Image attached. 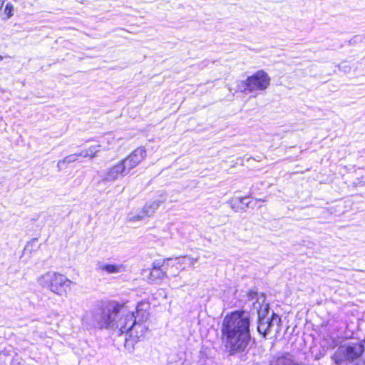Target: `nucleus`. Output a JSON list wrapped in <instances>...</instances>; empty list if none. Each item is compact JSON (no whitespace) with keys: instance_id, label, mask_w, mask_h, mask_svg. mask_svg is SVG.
Here are the masks:
<instances>
[{"instance_id":"f257e3e1","label":"nucleus","mask_w":365,"mask_h":365,"mask_svg":"<svg viewBox=\"0 0 365 365\" xmlns=\"http://www.w3.org/2000/svg\"><path fill=\"white\" fill-rule=\"evenodd\" d=\"M250 321L248 314L236 311L222 322V335L230 354L245 351L250 341Z\"/></svg>"},{"instance_id":"412c9836","label":"nucleus","mask_w":365,"mask_h":365,"mask_svg":"<svg viewBox=\"0 0 365 365\" xmlns=\"http://www.w3.org/2000/svg\"><path fill=\"white\" fill-rule=\"evenodd\" d=\"M242 206L245 207V209L247 207L254 208L255 206V203L253 204L252 201L247 200H244V202H241Z\"/></svg>"},{"instance_id":"f3484780","label":"nucleus","mask_w":365,"mask_h":365,"mask_svg":"<svg viewBox=\"0 0 365 365\" xmlns=\"http://www.w3.org/2000/svg\"><path fill=\"white\" fill-rule=\"evenodd\" d=\"M257 312L258 321H260L262 318H270L269 309L267 304H263L261 305Z\"/></svg>"},{"instance_id":"0eeeda50","label":"nucleus","mask_w":365,"mask_h":365,"mask_svg":"<svg viewBox=\"0 0 365 365\" xmlns=\"http://www.w3.org/2000/svg\"><path fill=\"white\" fill-rule=\"evenodd\" d=\"M280 324L281 318L272 312L270 314V318H262V319L258 321L257 331L264 337H266L271 333L274 327H276L275 331L278 333Z\"/></svg>"},{"instance_id":"f03ea898","label":"nucleus","mask_w":365,"mask_h":365,"mask_svg":"<svg viewBox=\"0 0 365 365\" xmlns=\"http://www.w3.org/2000/svg\"><path fill=\"white\" fill-rule=\"evenodd\" d=\"M126 314L125 307L115 302L103 304L101 307H96L91 312L86 313L83 322L92 327L102 329H118L120 319L119 315L124 317Z\"/></svg>"},{"instance_id":"4468645a","label":"nucleus","mask_w":365,"mask_h":365,"mask_svg":"<svg viewBox=\"0 0 365 365\" xmlns=\"http://www.w3.org/2000/svg\"><path fill=\"white\" fill-rule=\"evenodd\" d=\"M14 14V5L10 3V2H8L4 10H2V15L0 16V18H1L2 20L4 21H6L9 19H11Z\"/></svg>"},{"instance_id":"1a4fd4ad","label":"nucleus","mask_w":365,"mask_h":365,"mask_svg":"<svg viewBox=\"0 0 365 365\" xmlns=\"http://www.w3.org/2000/svg\"><path fill=\"white\" fill-rule=\"evenodd\" d=\"M123 164L120 161L117 164L106 170L102 175V180L105 182H113L119 177H123L128 174Z\"/></svg>"},{"instance_id":"7ed1b4c3","label":"nucleus","mask_w":365,"mask_h":365,"mask_svg":"<svg viewBox=\"0 0 365 365\" xmlns=\"http://www.w3.org/2000/svg\"><path fill=\"white\" fill-rule=\"evenodd\" d=\"M142 307V304H138L135 314L128 312L124 317H120L118 325L120 332L129 334L134 341L144 337L148 330L147 321L149 318V313Z\"/></svg>"},{"instance_id":"20e7f679","label":"nucleus","mask_w":365,"mask_h":365,"mask_svg":"<svg viewBox=\"0 0 365 365\" xmlns=\"http://www.w3.org/2000/svg\"><path fill=\"white\" fill-rule=\"evenodd\" d=\"M364 351L365 340L351 341L340 346L331 358L336 365H360L362 363L361 357Z\"/></svg>"},{"instance_id":"6ab92c4d","label":"nucleus","mask_w":365,"mask_h":365,"mask_svg":"<svg viewBox=\"0 0 365 365\" xmlns=\"http://www.w3.org/2000/svg\"><path fill=\"white\" fill-rule=\"evenodd\" d=\"M100 145H91L88 148H87V151L88 154L91 155H89L90 158H93L96 156V154L100 151Z\"/></svg>"},{"instance_id":"9d476101","label":"nucleus","mask_w":365,"mask_h":365,"mask_svg":"<svg viewBox=\"0 0 365 365\" xmlns=\"http://www.w3.org/2000/svg\"><path fill=\"white\" fill-rule=\"evenodd\" d=\"M165 201V199L163 198V200H155L153 202L146 204L143 209L142 214L137 215L135 216H133L132 218H130V220L135 221L143 219L145 217H149L151 216L153 214L155 213L156 210L158 209L160 205L163 203Z\"/></svg>"},{"instance_id":"dca6fc26","label":"nucleus","mask_w":365,"mask_h":365,"mask_svg":"<svg viewBox=\"0 0 365 365\" xmlns=\"http://www.w3.org/2000/svg\"><path fill=\"white\" fill-rule=\"evenodd\" d=\"M165 277V269H152L150 273V279L151 280L161 279Z\"/></svg>"},{"instance_id":"aec40b11","label":"nucleus","mask_w":365,"mask_h":365,"mask_svg":"<svg viewBox=\"0 0 365 365\" xmlns=\"http://www.w3.org/2000/svg\"><path fill=\"white\" fill-rule=\"evenodd\" d=\"M63 159H64V161L66 162V163H67V164L74 163L78 159V155H77V153L71 154V155H69L65 157Z\"/></svg>"},{"instance_id":"39448f33","label":"nucleus","mask_w":365,"mask_h":365,"mask_svg":"<svg viewBox=\"0 0 365 365\" xmlns=\"http://www.w3.org/2000/svg\"><path fill=\"white\" fill-rule=\"evenodd\" d=\"M37 282L41 287L47 288L60 297L67 294L72 284V282L66 276L52 271L39 276Z\"/></svg>"},{"instance_id":"393cba45","label":"nucleus","mask_w":365,"mask_h":365,"mask_svg":"<svg viewBox=\"0 0 365 365\" xmlns=\"http://www.w3.org/2000/svg\"><path fill=\"white\" fill-rule=\"evenodd\" d=\"M258 201H263V202H264L265 200H262V199H256V200H255V203H256L257 202H258Z\"/></svg>"},{"instance_id":"f8f14e48","label":"nucleus","mask_w":365,"mask_h":365,"mask_svg":"<svg viewBox=\"0 0 365 365\" xmlns=\"http://www.w3.org/2000/svg\"><path fill=\"white\" fill-rule=\"evenodd\" d=\"M270 365H303L302 363L297 361L290 354H285L277 357L271 361Z\"/></svg>"},{"instance_id":"a878e982","label":"nucleus","mask_w":365,"mask_h":365,"mask_svg":"<svg viewBox=\"0 0 365 365\" xmlns=\"http://www.w3.org/2000/svg\"><path fill=\"white\" fill-rule=\"evenodd\" d=\"M3 57L0 55V61H2Z\"/></svg>"},{"instance_id":"2eb2a0df","label":"nucleus","mask_w":365,"mask_h":365,"mask_svg":"<svg viewBox=\"0 0 365 365\" xmlns=\"http://www.w3.org/2000/svg\"><path fill=\"white\" fill-rule=\"evenodd\" d=\"M37 248H38V246L37 245V240L32 239L26 245L23 251V255H26L27 254L31 255L33 252L36 251Z\"/></svg>"},{"instance_id":"5701e85b","label":"nucleus","mask_w":365,"mask_h":365,"mask_svg":"<svg viewBox=\"0 0 365 365\" xmlns=\"http://www.w3.org/2000/svg\"><path fill=\"white\" fill-rule=\"evenodd\" d=\"M64 164H66V162L64 161V159L58 161V163L57 164V167L58 168V170H61L63 169V166Z\"/></svg>"},{"instance_id":"b1692460","label":"nucleus","mask_w":365,"mask_h":365,"mask_svg":"<svg viewBox=\"0 0 365 365\" xmlns=\"http://www.w3.org/2000/svg\"><path fill=\"white\" fill-rule=\"evenodd\" d=\"M5 0H0V16L2 15V8L4 4Z\"/></svg>"},{"instance_id":"6e6552de","label":"nucleus","mask_w":365,"mask_h":365,"mask_svg":"<svg viewBox=\"0 0 365 365\" xmlns=\"http://www.w3.org/2000/svg\"><path fill=\"white\" fill-rule=\"evenodd\" d=\"M146 157V150L139 147L133 150L128 157L120 160L128 173L135 168Z\"/></svg>"},{"instance_id":"ddd939ff","label":"nucleus","mask_w":365,"mask_h":365,"mask_svg":"<svg viewBox=\"0 0 365 365\" xmlns=\"http://www.w3.org/2000/svg\"><path fill=\"white\" fill-rule=\"evenodd\" d=\"M249 199V197L245 196V197H237L230 199L228 201V203L230 204L231 208L235 212H240V211H245V207L242 206L241 202H244V200H247Z\"/></svg>"},{"instance_id":"4be33fe9","label":"nucleus","mask_w":365,"mask_h":365,"mask_svg":"<svg viewBox=\"0 0 365 365\" xmlns=\"http://www.w3.org/2000/svg\"><path fill=\"white\" fill-rule=\"evenodd\" d=\"M78 157H83V158H89L90 154H88L87 149L82 150L80 153H77Z\"/></svg>"},{"instance_id":"a211bd4d","label":"nucleus","mask_w":365,"mask_h":365,"mask_svg":"<svg viewBox=\"0 0 365 365\" xmlns=\"http://www.w3.org/2000/svg\"><path fill=\"white\" fill-rule=\"evenodd\" d=\"M170 260H171L170 258L164 259L163 260H155L152 264V269H167Z\"/></svg>"},{"instance_id":"9b49d317","label":"nucleus","mask_w":365,"mask_h":365,"mask_svg":"<svg viewBox=\"0 0 365 365\" xmlns=\"http://www.w3.org/2000/svg\"><path fill=\"white\" fill-rule=\"evenodd\" d=\"M98 272H105L107 274H118L125 271V266L123 264H108L98 262L96 264Z\"/></svg>"},{"instance_id":"423d86ee","label":"nucleus","mask_w":365,"mask_h":365,"mask_svg":"<svg viewBox=\"0 0 365 365\" xmlns=\"http://www.w3.org/2000/svg\"><path fill=\"white\" fill-rule=\"evenodd\" d=\"M270 83V78L262 70L257 71L253 76H250L245 81H242L238 85V88L242 92H253L265 90Z\"/></svg>"}]
</instances>
